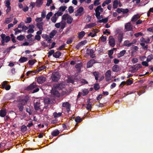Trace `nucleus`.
Listing matches in <instances>:
<instances>
[{
	"label": "nucleus",
	"instance_id": "obj_1",
	"mask_svg": "<svg viewBox=\"0 0 153 153\" xmlns=\"http://www.w3.org/2000/svg\"><path fill=\"white\" fill-rule=\"evenodd\" d=\"M95 11L96 12L95 15L97 19H100V13L103 11V8L101 7V5H99L95 9Z\"/></svg>",
	"mask_w": 153,
	"mask_h": 153
},
{
	"label": "nucleus",
	"instance_id": "obj_2",
	"mask_svg": "<svg viewBox=\"0 0 153 153\" xmlns=\"http://www.w3.org/2000/svg\"><path fill=\"white\" fill-rule=\"evenodd\" d=\"M1 45H5V42L7 43L10 40V37L9 36H6L5 34H2L1 35Z\"/></svg>",
	"mask_w": 153,
	"mask_h": 153
},
{
	"label": "nucleus",
	"instance_id": "obj_3",
	"mask_svg": "<svg viewBox=\"0 0 153 153\" xmlns=\"http://www.w3.org/2000/svg\"><path fill=\"white\" fill-rule=\"evenodd\" d=\"M62 20H67L66 22L68 24H71L72 22L73 19L68 14H64L62 16Z\"/></svg>",
	"mask_w": 153,
	"mask_h": 153
},
{
	"label": "nucleus",
	"instance_id": "obj_4",
	"mask_svg": "<svg viewBox=\"0 0 153 153\" xmlns=\"http://www.w3.org/2000/svg\"><path fill=\"white\" fill-rule=\"evenodd\" d=\"M52 80L54 82L57 81L60 78V75L58 72H53L51 76Z\"/></svg>",
	"mask_w": 153,
	"mask_h": 153
},
{
	"label": "nucleus",
	"instance_id": "obj_5",
	"mask_svg": "<svg viewBox=\"0 0 153 153\" xmlns=\"http://www.w3.org/2000/svg\"><path fill=\"white\" fill-rule=\"evenodd\" d=\"M83 10L84 9L83 7H79L77 10L75 12V16H81L83 14L82 12Z\"/></svg>",
	"mask_w": 153,
	"mask_h": 153
},
{
	"label": "nucleus",
	"instance_id": "obj_6",
	"mask_svg": "<svg viewBox=\"0 0 153 153\" xmlns=\"http://www.w3.org/2000/svg\"><path fill=\"white\" fill-rule=\"evenodd\" d=\"M111 71L108 70L105 73V78L106 81L107 82L110 81L111 79Z\"/></svg>",
	"mask_w": 153,
	"mask_h": 153
},
{
	"label": "nucleus",
	"instance_id": "obj_7",
	"mask_svg": "<svg viewBox=\"0 0 153 153\" xmlns=\"http://www.w3.org/2000/svg\"><path fill=\"white\" fill-rule=\"evenodd\" d=\"M65 85L62 83H59L55 84L53 85V87L54 88L57 89H61L65 87Z\"/></svg>",
	"mask_w": 153,
	"mask_h": 153
},
{
	"label": "nucleus",
	"instance_id": "obj_8",
	"mask_svg": "<svg viewBox=\"0 0 153 153\" xmlns=\"http://www.w3.org/2000/svg\"><path fill=\"white\" fill-rule=\"evenodd\" d=\"M125 28L127 31H131L132 29V27L130 22L126 23L125 25Z\"/></svg>",
	"mask_w": 153,
	"mask_h": 153
},
{
	"label": "nucleus",
	"instance_id": "obj_9",
	"mask_svg": "<svg viewBox=\"0 0 153 153\" xmlns=\"http://www.w3.org/2000/svg\"><path fill=\"white\" fill-rule=\"evenodd\" d=\"M109 43L110 46L114 47L115 45V40L112 36L109 37Z\"/></svg>",
	"mask_w": 153,
	"mask_h": 153
},
{
	"label": "nucleus",
	"instance_id": "obj_10",
	"mask_svg": "<svg viewBox=\"0 0 153 153\" xmlns=\"http://www.w3.org/2000/svg\"><path fill=\"white\" fill-rule=\"evenodd\" d=\"M46 80V78L43 76H41L37 78V81L38 83L41 84L44 82Z\"/></svg>",
	"mask_w": 153,
	"mask_h": 153
},
{
	"label": "nucleus",
	"instance_id": "obj_11",
	"mask_svg": "<svg viewBox=\"0 0 153 153\" xmlns=\"http://www.w3.org/2000/svg\"><path fill=\"white\" fill-rule=\"evenodd\" d=\"M94 51L93 49H87V53L88 54L90 55V56L92 58H94L95 57V55L94 54Z\"/></svg>",
	"mask_w": 153,
	"mask_h": 153
},
{
	"label": "nucleus",
	"instance_id": "obj_12",
	"mask_svg": "<svg viewBox=\"0 0 153 153\" xmlns=\"http://www.w3.org/2000/svg\"><path fill=\"white\" fill-rule=\"evenodd\" d=\"M123 34L124 33L122 32H120L118 33V35L117 36V38L118 41L120 43H121L122 41V39L123 38Z\"/></svg>",
	"mask_w": 153,
	"mask_h": 153
},
{
	"label": "nucleus",
	"instance_id": "obj_13",
	"mask_svg": "<svg viewBox=\"0 0 153 153\" xmlns=\"http://www.w3.org/2000/svg\"><path fill=\"white\" fill-rule=\"evenodd\" d=\"M62 106L63 107H65L66 108L67 111L68 112L69 111L70 106V105L68 102H64L63 103Z\"/></svg>",
	"mask_w": 153,
	"mask_h": 153
},
{
	"label": "nucleus",
	"instance_id": "obj_14",
	"mask_svg": "<svg viewBox=\"0 0 153 153\" xmlns=\"http://www.w3.org/2000/svg\"><path fill=\"white\" fill-rule=\"evenodd\" d=\"M27 102V101L25 99H20L17 101V103L20 105H24Z\"/></svg>",
	"mask_w": 153,
	"mask_h": 153
},
{
	"label": "nucleus",
	"instance_id": "obj_15",
	"mask_svg": "<svg viewBox=\"0 0 153 153\" xmlns=\"http://www.w3.org/2000/svg\"><path fill=\"white\" fill-rule=\"evenodd\" d=\"M43 22H38L36 24V26L39 30H43V26L44 25Z\"/></svg>",
	"mask_w": 153,
	"mask_h": 153
},
{
	"label": "nucleus",
	"instance_id": "obj_16",
	"mask_svg": "<svg viewBox=\"0 0 153 153\" xmlns=\"http://www.w3.org/2000/svg\"><path fill=\"white\" fill-rule=\"evenodd\" d=\"M135 42H132L129 43V41L128 40H126L123 43V45L125 46H126L128 47L131 46L133 44H134Z\"/></svg>",
	"mask_w": 153,
	"mask_h": 153
},
{
	"label": "nucleus",
	"instance_id": "obj_17",
	"mask_svg": "<svg viewBox=\"0 0 153 153\" xmlns=\"http://www.w3.org/2000/svg\"><path fill=\"white\" fill-rule=\"evenodd\" d=\"M112 71L115 72H117L120 70L119 66L117 65H114L112 67Z\"/></svg>",
	"mask_w": 153,
	"mask_h": 153
},
{
	"label": "nucleus",
	"instance_id": "obj_18",
	"mask_svg": "<svg viewBox=\"0 0 153 153\" xmlns=\"http://www.w3.org/2000/svg\"><path fill=\"white\" fill-rule=\"evenodd\" d=\"M43 3V0H36V6L38 7H39L42 5Z\"/></svg>",
	"mask_w": 153,
	"mask_h": 153
},
{
	"label": "nucleus",
	"instance_id": "obj_19",
	"mask_svg": "<svg viewBox=\"0 0 153 153\" xmlns=\"http://www.w3.org/2000/svg\"><path fill=\"white\" fill-rule=\"evenodd\" d=\"M13 15H11L10 16L9 18H7L5 19L4 22L6 24H8L11 22L13 20Z\"/></svg>",
	"mask_w": 153,
	"mask_h": 153
},
{
	"label": "nucleus",
	"instance_id": "obj_20",
	"mask_svg": "<svg viewBox=\"0 0 153 153\" xmlns=\"http://www.w3.org/2000/svg\"><path fill=\"white\" fill-rule=\"evenodd\" d=\"M51 94L53 95L56 96H58L59 95L58 91L56 90V89L54 88L53 87L51 91Z\"/></svg>",
	"mask_w": 153,
	"mask_h": 153
},
{
	"label": "nucleus",
	"instance_id": "obj_21",
	"mask_svg": "<svg viewBox=\"0 0 153 153\" xmlns=\"http://www.w3.org/2000/svg\"><path fill=\"white\" fill-rule=\"evenodd\" d=\"M36 87V85L35 83L33 82L27 88V89L28 90H32Z\"/></svg>",
	"mask_w": 153,
	"mask_h": 153
},
{
	"label": "nucleus",
	"instance_id": "obj_22",
	"mask_svg": "<svg viewBox=\"0 0 153 153\" xmlns=\"http://www.w3.org/2000/svg\"><path fill=\"white\" fill-rule=\"evenodd\" d=\"M90 99H89L87 101L86 108L87 110L90 111L91 109L92 103L90 102Z\"/></svg>",
	"mask_w": 153,
	"mask_h": 153
},
{
	"label": "nucleus",
	"instance_id": "obj_23",
	"mask_svg": "<svg viewBox=\"0 0 153 153\" xmlns=\"http://www.w3.org/2000/svg\"><path fill=\"white\" fill-rule=\"evenodd\" d=\"M7 114L6 109H1L0 111V116L2 117H4Z\"/></svg>",
	"mask_w": 153,
	"mask_h": 153
},
{
	"label": "nucleus",
	"instance_id": "obj_24",
	"mask_svg": "<svg viewBox=\"0 0 153 153\" xmlns=\"http://www.w3.org/2000/svg\"><path fill=\"white\" fill-rule=\"evenodd\" d=\"M40 103L39 101H37L34 104V108L36 110H39L40 109Z\"/></svg>",
	"mask_w": 153,
	"mask_h": 153
},
{
	"label": "nucleus",
	"instance_id": "obj_25",
	"mask_svg": "<svg viewBox=\"0 0 153 153\" xmlns=\"http://www.w3.org/2000/svg\"><path fill=\"white\" fill-rule=\"evenodd\" d=\"M140 18V16L138 14L134 15L132 18L131 21L132 22H135Z\"/></svg>",
	"mask_w": 153,
	"mask_h": 153
},
{
	"label": "nucleus",
	"instance_id": "obj_26",
	"mask_svg": "<svg viewBox=\"0 0 153 153\" xmlns=\"http://www.w3.org/2000/svg\"><path fill=\"white\" fill-rule=\"evenodd\" d=\"M61 55V53L59 51H57L53 54V56L55 58H59Z\"/></svg>",
	"mask_w": 153,
	"mask_h": 153
},
{
	"label": "nucleus",
	"instance_id": "obj_27",
	"mask_svg": "<svg viewBox=\"0 0 153 153\" xmlns=\"http://www.w3.org/2000/svg\"><path fill=\"white\" fill-rule=\"evenodd\" d=\"M59 131L57 129L55 130L52 131L51 133V135L53 136H56L59 134Z\"/></svg>",
	"mask_w": 153,
	"mask_h": 153
},
{
	"label": "nucleus",
	"instance_id": "obj_28",
	"mask_svg": "<svg viewBox=\"0 0 153 153\" xmlns=\"http://www.w3.org/2000/svg\"><path fill=\"white\" fill-rule=\"evenodd\" d=\"M94 63V60H91L87 63V67L89 68L93 66Z\"/></svg>",
	"mask_w": 153,
	"mask_h": 153
},
{
	"label": "nucleus",
	"instance_id": "obj_29",
	"mask_svg": "<svg viewBox=\"0 0 153 153\" xmlns=\"http://www.w3.org/2000/svg\"><path fill=\"white\" fill-rule=\"evenodd\" d=\"M44 103L47 104H50L51 102V100L48 97H45L44 100Z\"/></svg>",
	"mask_w": 153,
	"mask_h": 153
},
{
	"label": "nucleus",
	"instance_id": "obj_30",
	"mask_svg": "<svg viewBox=\"0 0 153 153\" xmlns=\"http://www.w3.org/2000/svg\"><path fill=\"white\" fill-rule=\"evenodd\" d=\"M118 5V1L117 0H114L113 2V8L114 9H116Z\"/></svg>",
	"mask_w": 153,
	"mask_h": 153
},
{
	"label": "nucleus",
	"instance_id": "obj_31",
	"mask_svg": "<svg viewBox=\"0 0 153 153\" xmlns=\"http://www.w3.org/2000/svg\"><path fill=\"white\" fill-rule=\"evenodd\" d=\"M85 32L84 31H82L79 33L78 34L79 38L80 39L82 38L85 35Z\"/></svg>",
	"mask_w": 153,
	"mask_h": 153
},
{
	"label": "nucleus",
	"instance_id": "obj_32",
	"mask_svg": "<svg viewBox=\"0 0 153 153\" xmlns=\"http://www.w3.org/2000/svg\"><path fill=\"white\" fill-rule=\"evenodd\" d=\"M62 114V113L60 112L57 113L56 112H55L53 113V116L55 118H58L61 116Z\"/></svg>",
	"mask_w": 153,
	"mask_h": 153
},
{
	"label": "nucleus",
	"instance_id": "obj_33",
	"mask_svg": "<svg viewBox=\"0 0 153 153\" xmlns=\"http://www.w3.org/2000/svg\"><path fill=\"white\" fill-rule=\"evenodd\" d=\"M94 76L95 77V79L96 80H98L100 74L98 72H94L93 73Z\"/></svg>",
	"mask_w": 153,
	"mask_h": 153
},
{
	"label": "nucleus",
	"instance_id": "obj_34",
	"mask_svg": "<svg viewBox=\"0 0 153 153\" xmlns=\"http://www.w3.org/2000/svg\"><path fill=\"white\" fill-rule=\"evenodd\" d=\"M111 0H106L102 4V6L104 7L105 6L106 4H108L111 3Z\"/></svg>",
	"mask_w": 153,
	"mask_h": 153
},
{
	"label": "nucleus",
	"instance_id": "obj_35",
	"mask_svg": "<svg viewBox=\"0 0 153 153\" xmlns=\"http://www.w3.org/2000/svg\"><path fill=\"white\" fill-rule=\"evenodd\" d=\"M27 60V58L26 57H21L19 59V61L22 63L26 62Z\"/></svg>",
	"mask_w": 153,
	"mask_h": 153
},
{
	"label": "nucleus",
	"instance_id": "obj_36",
	"mask_svg": "<svg viewBox=\"0 0 153 153\" xmlns=\"http://www.w3.org/2000/svg\"><path fill=\"white\" fill-rule=\"evenodd\" d=\"M82 95L84 96L88 94L89 92V91L87 89H84L82 90Z\"/></svg>",
	"mask_w": 153,
	"mask_h": 153
},
{
	"label": "nucleus",
	"instance_id": "obj_37",
	"mask_svg": "<svg viewBox=\"0 0 153 153\" xmlns=\"http://www.w3.org/2000/svg\"><path fill=\"white\" fill-rule=\"evenodd\" d=\"M140 44L142 46V48L143 49L147 50L148 48V45H145V44L144 42H141L140 43Z\"/></svg>",
	"mask_w": 153,
	"mask_h": 153
},
{
	"label": "nucleus",
	"instance_id": "obj_38",
	"mask_svg": "<svg viewBox=\"0 0 153 153\" xmlns=\"http://www.w3.org/2000/svg\"><path fill=\"white\" fill-rule=\"evenodd\" d=\"M129 71L133 73H135L137 71L136 70L134 66L129 68Z\"/></svg>",
	"mask_w": 153,
	"mask_h": 153
},
{
	"label": "nucleus",
	"instance_id": "obj_39",
	"mask_svg": "<svg viewBox=\"0 0 153 153\" xmlns=\"http://www.w3.org/2000/svg\"><path fill=\"white\" fill-rule=\"evenodd\" d=\"M60 27L61 29H63L65 26L66 23L65 22H60Z\"/></svg>",
	"mask_w": 153,
	"mask_h": 153
},
{
	"label": "nucleus",
	"instance_id": "obj_40",
	"mask_svg": "<svg viewBox=\"0 0 153 153\" xmlns=\"http://www.w3.org/2000/svg\"><path fill=\"white\" fill-rule=\"evenodd\" d=\"M133 66H134L137 71L139 68L142 67L141 65L139 64H136Z\"/></svg>",
	"mask_w": 153,
	"mask_h": 153
},
{
	"label": "nucleus",
	"instance_id": "obj_41",
	"mask_svg": "<svg viewBox=\"0 0 153 153\" xmlns=\"http://www.w3.org/2000/svg\"><path fill=\"white\" fill-rule=\"evenodd\" d=\"M96 25L95 23H93L88 24L86 25V27L88 28H91L94 27Z\"/></svg>",
	"mask_w": 153,
	"mask_h": 153
},
{
	"label": "nucleus",
	"instance_id": "obj_42",
	"mask_svg": "<svg viewBox=\"0 0 153 153\" xmlns=\"http://www.w3.org/2000/svg\"><path fill=\"white\" fill-rule=\"evenodd\" d=\"M52 16V13L50 12L48 13L47 15L46 16V19L48 21L50 19V17Z\"/></svg>",
	"mask_w": 153,
	"mask_h": 153
},
{
	"label": "nucleus",
	"instance_id": "obj_43",
	"mask_svg": "<svg viewBox=\"0 0 153 153\" xmlns=\"http://www.w3.org/2000/svg\"><path fill=\"white\" fill-rule=\"evenodd\" d=\"M108 20V18H106L104 19H102L101 20H100L98 21V22L99 23H102V22H103L104 23H106L107 22Z\"/></svg>",
	"mask_w": 153,
	"mask_h": 153
},
{
	"label": "nucleus",
	"instance_id": "obj_44",
	"mask_svg": "<svg viewBox=\"0 0 153 153\" xmlns=\"http://www.w3.org/2000/svg\"><path fill=\"white\" fill-rule=\"evenodd\" d=\"M23 105H20L19 104H17V106L19 108V110L20 111H22L23 110L24 107Z\"/></svg>",
	"mask_w": 153,
	"mask_h": 153
},
{
	"label": "nucleus",
	"instance_id": "obj_45",
	"mask_svg": "<svg viewBox=\"0 0 153 153\" xmlns=\"http://www.w3.org/2000/svg\"><path fill=\"white\" fill-rule=\"evenodd\" d=\"M24 38L25 37L23 35H20L18 36L17 38V39L19 41H22L24 39Z\"/></svg>",
	"mask_w": 153,
	"mask_h": 153
},
{
	"label": "nucleus",
	"instance_id": "obj_46",
	"mask_svg": "<svg viewBox=\"0 0 153 153\" xmlns=\"http://www.w3.org/2000/svg\"><path fill=\"white\" fill-rule=\"evenodd\" d=\"M56 33V31L55 30L51 32L50 34V37L51 38H53L55 35Z\"/></svg>",
	"mask_w": 153,
	"mask_h": 153
},
{
	"label": "nucleus",
	"instance_id": "obj_47",
	"mask_svg": "<svg viewBox=\"0 0 153 153\" xmlns=\"http://www.w3.org/2000/svg\"><path fill=\"white\" fill-rule=\"evenodd\" d=\"M68 10L70 13H73L74 11L73 7L72 6H70L68 8Z\"/></svg>",
	"mask_w": 153,
	"mask_h": 153
},
{
	"label": "nucleus",
	"instance_id": "obj_48",
	"mask_svg": "<svg viewBox=\"0 0 153 153\" xmlns=\"http://www.w3.org/2000/svg\"><path fill=\"white\" fill-rule=\"evenodd\" d=\"M51 20L52 22L55 23L56 21L57 18L56 16H54L52 17L51 19Z\"/></svg>",
	"mask_w": 153,
	"mask_h": 153
},
{
	"label": "nucleus",
	"instance_id": "obj_49",
	"mask_svg": "<svg viewBox=\"0 0 153 153\" xmlns=\"http://www.w3.org/2000/svg\"><path fill=\"white\" fill-rule=\"evenodd\" d=\"M82 66V64L81 63H79L76 64V65L75 67L76 68L79 69Z\"/></svg>",
	"mask_w": 153,
	"mask_h": 153
},
{
	"label": "nucleus",
	"instance_id": "obj_50",
	"mask_svg": "<svg viewBox=\"0 0 153 153\" xmlns=\"http://www.w3.org/2000/svg\"><path fill=\"white\" fill-rule=\"evenodd\" d=\"M94 87V89L96 90H98L100 88V86L98 83L95 84Z\"/></svg>",
	"mask_w": 153,
	"mask_h": 153
},
{
	"label": "nucleus",
	"instance_id": "obj_51",
	"mask_svg": "<svg viewBox=\"0 0 153 153\" xmlns=\"http://www.w3.org/2000/svg\"><path fill=\"white\" fill-rule=\"evenodd\" d=\"M32 21V19L30 17H27L26 21H25V22L26 23H30Z\"/></svg>",
	"mask_w": 153,
	"mask_h": 153
},
{
	"label": "nucleus",
	"instance_id": "obj_52",
	"mask_svg": "<svg viewBox=\"0 0 153 153\" xmlns=\"http://www.w3.org/2000/svg\"><path fill=\"white\" fill-rule=\"evenodd\" d=\"M100 0H95L94 3V5L95 6H97L100 4Z\"/></svg>",
	"mask_w": 153,
	"mask_h": 153
},
{
	"label": "nucleus",
	"instance_id": "obj_53",
	"mask_svg": "<svg viewBox=\"0 0 153 153\" xmlns=\"http://www.w3.org/2000/svg\"><path fill=\"white\" fill-rule=\"evenodd\" d=\"M75 121L76 122L80 123L82 121V120L78 116L76 117Z\"/></svg>",
	"mask_w": 153,
	"mask_h": 153
},
{
	"label": "nucleus",
	"instance_id": "obj_54",
	"mask_svg": "<svg viewBox=\"0 0 153 153\" xmlns=\"http://www.w3.org/2000/svg\"><path fill=\"white\" fill-rule=\"evenodd\" d=\"M26 111L28 113L29 115H31L32 114V111H31V109L29 107L28 108H26Z\"/></svg>",
	"mask_w": 153,
	"mask_h": 153
},
{
	"label": "nucleus",
	"instance_id": "obj_55",
	"mask_svg": "<svg viewBox=\"0 0 153 153\" xmlns=\"http://www.w3.org/2000/svg\"><path fill=\"white\" fill-rule=\"evenodd\" d=\"M54 51L53 50H51L48 53V56L49 57L50 56H51L52 54H53L54 53Z\"/></svg>",
	"mask_w": 153,
	"mask_h": 153
},
{
	"label": "nucleus",
	"instance_id": "obj_56",
	"mask_svg": "<svg viewBox=\"0 0 153 153\" xmlns=\"http://www.w3.org/2000/svg\"><path fill=\"white\" fill-rule=\"evenodd\" d=\"M43 20V18L42 17H38V18H37L36 20H35V21L36 22H41Z\"/></svg>",
	"mask_w": 153,
	"mask_h": 153
},
{
	"label": "nucleus",
	"instance_id": "obj_57",
	"mask_svg": "<svg viewBox=\"0 0 153 153\" xmlns=\"http://www.w3.org/2000/svg\"><path fill=\"white\" fill-rule=\"evenodd\" d=\"M27 130V127L25 125H23L21 128V130L22 131H25Z\"/></svg>",
	"mask_w": 153,
	"mask_h": 153
},
{
	"label": "nucleus",
	"instance_id": "obj_58",
	"mask_svg": "<svg viewBox=\"0 0 153 153\" xmlns=\"http://www.w3.org/2000/svg\"><path fill=\"white\" fill-rule=\"evenodd\" d=\"M143 34L141 32H138L134 34V36L136 37H138L140 36H143Z\"/></svg>",
	"mask_w": 153,
	"mask_h": 153
},
{
	"label": "nucleus",
	"instance_id": "obj_59",
	"mask_svg": "<svg viewBox=\"0 0 153 153\" xmlns=\"http://www.w3.org/2000/svg\"><path fill=\"white\" fill-rule=\"evenodd\" d=\"M46 11L45 10H43L41 13V17L42 18H45L46 16Z\"/></svg>",
	"mask_w": 153,
	"mask_h": 153
},
{
	"label": "nucleus",
	"instance_id": "obj_60",
	"mask_svg": "<svg viewBox=\"0 0 153 153\" xmlns=\"http://www.w3.org/2000/svg\"><path fill=\"white\" fill-rule=\"evenodd\" d=\"M62 13H63L62 12L58 11L57 13H55L54 15L56 16H57V17H58L59 16H61L62 15Z\"/></svg>",
	"mask_w": 153,
	"mask_h": 153
},
{
	"label": "nucleus",
	"instance_id": "obj_61",
	"mask_svg": "<svg viewBox=\"0 0 153 153\" xmlns=\"http://www.w3.org/2000/svg\"><path fill=\"white\" fill-rule=\"evenodd\" d=\"M67 7L66 6H62L59 8V10L62 11H64L67 8Z\"/></svg>",
	"mask_w": 153,
	"mask_h": 153
},
{
	"label": "nucleus",
	"instance_id": "obj_62",
	"mask_svg": "<svg viewBox=\"0 0 153 153\" xmlns=\"http://www.w3.org/2000/svg\"><path fill=\"white\" fill-rule=\"evenodd\" d=\"M128 9H122V12L123 14L127 13L128 12Z\"/></svg>",
	"mask_w": 153,
	"mask_h": 153
},
{
	"label": "nucleus",
	"instance_id": "obj_63",
	"mask_svg": "<svg viewBox=\"0 0 153 153\" xmlns=\"http://www.w3.org/2000/svg\"><path fill=\"white\" fill-rule=\"evenodd\" d=\"M96 32H95L93 34L92 32H91L88 35V36H91V37H94L95 36H96Z\"/></svg>",
	"mask_w": 153,
	"mask_h": 153
},
{
	"label": "nucleus",
	"instance_id": "obj_64",
	"mask_svg": "<svg viewBox=\"0 0 153 153\" xmlns=\"http://www.w3.org/2000/svg\"><path fill=\"white\" fill-rule=\"evenodd\" d=\"M126 83L127 85H130L132 84V81L130 79H129L127 81Z\"/></svg>",
	"mask_w": 153,
	"mask_h": 153
}]
</instances>
